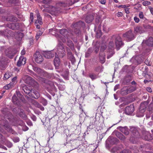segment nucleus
<instances>
[{"mask_svg":"<svg viewBox=\"0 0 153 153\" xmlns=\"http://www.w3.org/2000/svg\"><path fill=\"white\" fill-rule=\"evenodd\" d=\"M123 36L124 39L129 41L134 40L135 37V35L131 30H129L124 34Z\"/></svg>","mask_w":153,"mask_h":153,"instance_id":"nucleus-5","label":"nucleus"},{"mask_svg":"<svg viewBox=\"0 0 153 153\" xmlns=\"http://www.w3.org/2000/svg\"><path fill=\"white\" fill-rule=\"evenodd\" d=\"M1 126L4 127L5 129L9 132H12L13 130L8 124L7 121L4 120L1 121Z\"/></svg>","mask_w":153,"mask_h":153,"instance_id":"nucleus-10","label":"nucleus"},{"mask_svg":"<svg viewBox=\"0 0 153 153\" xmlns=\"http://www.w3.org/2000/svg\"><path fill=\"white\" fill-rule=\"evenodd\" d=\"M6 144L7 146L9 148H10L12 147V146H13L12 143L9 141H7Z\"/></svg>","mask_w":153,"mask_h":153,"instance_id":"nucleus-58","label":"nucleus"},{"mask_svg":"<svg viewBox=\"0 0 153 153\" xmlns=\"http://www.w3.org/2000/svg\"><path fill=\"white\" fill-rule=\"evenodd\" d=\"M26 61V59L25 58H24L23 56H20L17 62V66L18 67H20L22 65H24L25 64Z\"/></svg>","mask_w":153,"mask_h":153,"instance_id":"nucleus-18","label":"nucleus"},{"mask_svg":"<svg viewBox=\"0 0 153 153\" xmlns=\"http://www.w3.org/2000/svg\"><path fill=\"white\" fill-rule=\"evenodd\" d=\"M42 54L47 58H51L54 56V53L51 51H43Z\"/></svg>","mask_w":153,"mask_h":153,"instance_id":"nucleus-14","label":"nucleus"},{"mask_svg":"<svg viewBox=\"0 0 153 153\" xmlns=\"http://www.w3.org/2000/svg\"><path fill=\"white\" fill-rule=\"evenodd\" d=\"M33 69L36 72L40 74H41L43 72V71L42 69L37 67L33 66Z\"/></svg>","mask_w":153,"mask_h":153,"instance_id":"nucleus-37","label":"nucleus"},{"mask_svg":"<svg viewBox=\"0 0 153 153\" xmlns=\"http://www.w3.org/2000/svg\"><path fill=\"white\" fill-rule=\"evenodd\" d=\"M56 83H54L51 81H49L48 82V84L49 85V88L51 91L53 92H56L57 89L55 86V84L56 85Z\"/></svg>","mask_w":153,"mask_h":153,"instance_id":"nucleus-20","label":"nucleus"},{"mask_svg":"<svg viewBox=\"0 0 153 153\" xmlns=\"http://www.w3.org/2000/svg\"><path fill=\"white\" fill-rule=\"evenodd\" d=\"M145 43L147 45L149 46H152L153 45V39L150 37L147 40H143L142 43Z\"/></svg>","mask_w":153,"mask_h":153,"instance_id":"nucleus-19","label":"nucleus"},{"mask_svg":"<svg viewBox=\"0 0 153 153\" xmlns=\"http://www.w3.org/2000/svg\"><path fill=\"white\" fill-rule=\"evenodd\" d=\"M85 26V23L82 21H80L73 25V27L74 28V32L78 36L79 35L81 34V31L79 28L81 27H84Z\"/></svg>","mask_w":153,"mask_h":153,"instance_id":"nucleus-3","label":"nucleus"},{"mask_svg":"<svg viewBox=\"0 0 153 153\" xmlns=\"http://www.w3.org/2000/svg\"><path fill=\"white\" fill-rule=\"evenodd\" d=\"M151 4V3L149 1H144L142 3V4L143 5L146 6L149 5H150Z\"/></svg>","mask_w":153,"mask_h":153,"instance_id":"nucleus-48","label":"nucleus"},{"mask_svg":"<svg viewBox=\"0 0 153 153\" xmlns=\"http://www.w3.org/2000/svg\"><path fill=\"white\" fill-rule=\"evenodd\" d=\"M52 0H43L41 1V3L45 4H48L50 3Z\"/></svg>","mask_w":153,"mask_h":153,"instance_id":"nucleus-46","label":"nucleus"},{"mask_svg":"<svg viewBox=\"0 0 153 153\" xmlns=\"http://www.w3.org/2000/svg\"><path fill=\"white\" fill-rule=\"evenodd\" d=\"M134 111V107L132 105L126 108L125 113L126 114L131 115Z\"/></svg>","mask_w":153,"mask_h":153,"instance_id":"nucleus-12","label":"nucleus"},{"mask_svg":"<svg viewBox=\"0 0 153 153\" xmlns=\"http://www.w3.org/2000/svg\"><path fill=\"white\" fill-rule=\"evenodd\" d=\"M120 130L126 135H128L129 134V131L127 128L125 126L122 127L120 126L119 127Z\"/></svg>","mask_w":153,"mask_h":153,"instance_id":"nucleus-28","label":"nucleus"},{"mask_svg":"<svg viewBox=\"0 0 153 153\" xmlns=\"http://www.w3.org/2000/svg\"><path fill=\"white\" fill-rule=\"evenodd\" d=\"M100 45L99 43H96L95 45V52L96 53H97L99 51Z\"/></svg>","mask_w":153,"mask_h":153,"instance_id":"nucleus-43","label":"nucleus"},{"mask_svg":"<svg viewBox=\"0 0 153 153\" xmlns=\"http://www.w3.org/2000/svg\"><path fill=\"white\" fill-rule=\"evenodd\" d=\"M12 100L13 103L18 105L20 104V100L17 97L16 95L14 94L12 98Z\"/></svg>","mask_w":153,"mask_h":153,"instance_id":"nucleus-29","label":"nucleus"},{"mask_svg":"<svg viewBox=\"0 0 153 153\" xmlns=\"http://www.w3.org/2000/svg\"><path fill=\"white\" fill-rule=\"evenodd\" d=\"M55 58L54 60V63L55 66L56 67V68L58 67L59 65L60 62L59 61V59L58 58L57 53H55Z\"/></svg>","mask_w":153,"mask_h":153,"instance_id":"nucleus-25","label":"nucleus"},{"mask_svg":"<svg viewBox=\"0 0 153 153\" xmlns=\"http://www.w3.org/2000/svg\"><path fill=\"white\" fill-rule=\"evenodd\" d=\"M13 82H10L9 84L7 85L4 87V88L5 89L7 90L11 88L12 86H13Z\"/></svg>","mask_w":153,"mask_h":153,"instance_id":"nucleus-41","label":"nucleus"},{"mask_svg":"<svg viewBox=\"0 0 153 153\" xmlns=\"http://www.w3.org/2000/svg\"><path fill=\"white\" fill-rule=\"evenodd\" d=\"M89 76V77L92 80H94L96 79L98 77L97 75L94 73L90 74Z\"/></svg>","mask_w":153,"mask_h":153,"instance_id":"nucleus-39","label":"nucleus"},{"mask_svg":"<svg viewBox=\"0 0 153 153\" xmlns=\"http://www.w3.org/2000/svg\"><path fill=\"white\" fill-rule=\"evenodd\" d=\"M68 58L71 61L72 63L74 64L75 61V59L72 53L71 52H68Z\"/></svg>","mask_w":153,"mask_h":153,"instance_id":"nucleus-30","label":"nucleus"},{"mask_svg":"<svg viewBox=\"0 0 153 153\" xmlns=\"http://www.w3.org/2000/svg\"><path fill=\"white\" fill-rule=\"evenodd\" d=\"M6 55L8 57L11 58L13 55L10 48H7L5 51Z\"/></svg>","mask_w":153,"mask_h":153,"instance_id":"nucleus-32","label":"nucleus"},{"mask_svg":"<svg viewBox=\"0 0 153 153\" xmlns=\"http://www.w3.org/2000/svg\"><path fill=\"white\" fill-rule=\"evenodd\" d=\"M25 83L33 87L37 86L38 83L33 79L27 75H24L22 78Z\"/></svg>","mask_w":153,"mask_h":153,"instance_id":"nucleus-2","label":"nucleus"},{"mask_svg":"<svg viewBox=\"0 0 153 153\" xmlns=\"http://www.w3.org/2000/svg\"><path fill=\"white\" fill-rule=\"evenodd\" d=\"M59 89L61 91H63L65 89V85H60L59 86Z\"/></svg>","mask_w":153,"mask_h":153,"instance_id":"nucleus-56","label":"nucleus"},{"mask_svg":"<svg viewBox=\"0 0 153 153\" xmlns=\"http://www.w3.org/2000/svg\"><path fill=\"white\" fill-rule=\"evenodd\" d=\"M93 51V49L91 48H89L88 49L87 51L85 53V57H89Z\"/></svg>","mask_w":153,"mask_h":153,"instance_id":"nucleus-38","label":"nucleus"},{"mask_svg":"<svg viewBox=\"0 0 153 153\" xmlns=\"http://www.w3.org/2000/svg\"><path fill=\"white\" fill-rule=\"evenodd\" d=\"M106 48V46L104 44H102L100 48L101 52H103Z\"/></svg>","mask_w":153,"mask_h":153,"instance_id":"nucleus-51","label":"nucleus"},{"mask_svg":"<svg viewBox=\"0 0 153 153\" xmlns=\"http://www.w3.org/2000/svg\"><path fill=\"white\" fill-rule=\"evenodd\" d=\"M16 95L20 100H22L24 97L21 94L20 92L19 91H16Z\"/></svg>","mask_w":153,"mask_h":153,"instance_id":"nucleus-40","label":"nucleus"},{"mask_svg":"<svg viewBox=\"0 0 153 153\" xmlns=\"http://www.w3.org/2000/svg\"><path fill=\"white\" fill-rule=\"evenodd\" d=\"M114 54V53L112 51L109 52L107 55V58L108 59H109L110 58H111V57Z\"/></svg>","mask_w":153,"mask_h":153,"instance_id":"nucleus-50","label":"nucleus"},{"mask_svg":"<svg viewBox=\"0 0 153 153\" xmlns=\"http://www.w3.org/2000/svg\"><path fill=\"white\" fill-rule=\"evenodd\" d=\"M34 104L35 105L36 107L39 108L40 107L42 106L41 105H40L38 102L36 101H34Z\"/></svg>","mask_w":153,"mask_h":153,"instance_id":"nucleus-60","label":"nucleus"},{"mask_svg":"<svg viewBox=\"0 0 153 153\" xmlns=\"http://www.w3.org/2000/svg\"><path fill=\"white\" fill-rule=\"evenodd\" d=\"M33 14L32 13H30V16L29 22L30 23H31L33 22Z\"/></svg>","mask_w":153,"mask_h":153,"instance_id":"nucleus-52","label":"nucleus"},{"mask_svg":"<svg viewBox=\"0 0 153 153\" xmlns=\"http://www.w3.org/2000/svg\"><path fill=\"white\" fill-rule=\"evenodd\" d=\"M100 61L102 64L104 63L105 62V54L103 52H100L99 55Z\"/></svg>","mask_w":153,"mask_h":153,"instance_id":"nucleus-22","label":"nucleus"},{"mask_svg":"<svg viewBox=\"0 0 153 153\" xmlns=\"http://www.w3.org/2000/svg\"><path fill=\"white\" fill-rule=\"evenodd\" d=\"M7 21L16 22L17 21V18L12 15L7 16L5 18Z\"/></svg>","mask_w":153,"mask_h":153,"instance_id":"nucleus-26","label":"nucleus"},{"mask_svg":"<svg viewBox=\"0 0 153 153\" xmlns=\"http://www.w3.org/2000/svg\"><path fill=\"white\" fill-rule=\"evenodd\" d=\"M11 31L8 29H6L4 31L0 30V35H4V36H9L10 35Z\"/></svg>","mask_w":153,"mask_h":153,"instance_id":"nucleus-27","label":"nucleus"},{"mask_svg":"<svg viewBox=\"0 0 153 153\" xmlns=\"http://www.w3.org/2000/svg\"><path fill=\"white\" fill-rule=\"evenodd\" d=\"M130 131L131 132L133 135L134 136V138L139 137V134L137 128L134 127H132L131 128Z\"/></svg>","mask_w":153,"mask_h":153,"instance_id":"nucleus-17","label":"nucleus"},{"mask_svg":"<svg viewBox=\"0 0 153 153\" xmlns=\"http://www.w3.org/2000/svg\"><path fill=\"white\" fill-rule=\"evenodd\" d=\"M143 138L147 141H150L152 139V137L149 132H147L143 137Z\"/></svg>","mask_w":153,"mask_h":153,"instance_id":"nucleus-24","label":"nucleus"},{"mask_svg":"<svg viewBox=\"0 0 153 153\" xmlns=\"http://www.w3.org/2000/svg\"><path fill=\"white\" fill-rule=\"evenodd\" d=\"M117 153H131V152L128 149H124L120 152Z\"/></svg>","mask_w":153,"mask_h":153,"instance_id":"nucleus-55","label":"nucleus"},{"mask_svg":"<svg viewBox=\"0 0 153 153\" xmlns=\"http://www.w3.org/2000/svg\"><path fill=\"white\" fill-rule=\"evenodd\" d=\"M33 93L36 96V97H35V98H38L40 97V94L37 91H33Z\"/></svg>","mask_w":153,"mask_h":153,"instance_id":"nucleus-49","label":"nucleus"},{"mask_svg":"<svg viewBox=\"0 0 153 153\" xmlns=\"http://www.w3.org/2000/svg\"><path fill=\"white\" fill-rule=\"evenodd\" d=\"M42 31H39L38 32L36 36V39L37 40L39 39L40 36L42 35Z\"/></svg>","mask_w":153,"mask_h":153,"instance_id":"nucleus-45","label":"nucleus"},{"mask_svg":"<svg viewBox=\"0 0 153 153\" xmlns=\"http://www.w3.org/2000/svg\"><path fill=\"white\" fill-rule=\"evenodd\" d=\"M71 34H70V35L69 36L67 37V38H66L67 40V44L68 46L71 49L73 50L74 49V44L72 41L70 40L69 39V38H71L72 39H73V38L71 37Z\"/></svg>","mask_w":153,"mask_h":153,"instance_id":"nucleus-15","label":"nucleus"},{"mask_svg":"<svg viewBox=\"0 0 153 153\" xmlns=\"http://www.w3.org/2000/svg\"><path fill=\"white\" fill-rule=\"evenodd\" d=\"M57 53L59 56L62 58L65 55V52L62 45L60 43L57 46Z\"/></svg>","mask_w":153,"mask_h":153,"instance_id":"nucleus-6","label":"nucleus"},{"mask_svg":"<svg viewBox=\"0 0 153 153\" xmlns=\"http://www.w3.org/2000/svg\"><path fill=\"white\" fill-rule=\"evenodd\" d=\"M66 73V75L62 74V76L65 79L67 80L68 79V75L69 74V72L67 71Z\"/></svg>","mask_w":153,"mask_h":153,"instance_id":"nucleus-57","label":"nucleus"},{"mask_svg":"<svg viewBox=\"0 0 153 153\" xmlns=\"http://www.w3.org/2000/svg\"><path fill=\"white\" fill-rule=\"evenodd\" d=\"M127 88L129 93H130L134 91L136 89V88L135 86H133L132 85L129 86L127 87Z\"/></svg>","mask_w":153,"mask_h":153,"instance_id":"nucleus-35","label":"nucleus"},{"mask_svg":"<svg viewBox=\"0 0 153 153\" xmlns=\"http://www.w3.org/2000/svg\"><path fill=\"white\" fill-rule=\"evenodd\" d=\"M93 19V17L92 15H88L85 18V22L88 23L91 22Z\"/></svg>","mask_w":153,"mask_h":153,"instance_id":"nucleus-36","label":"nucleus"},{"mask_svg":"<svg viewBox=\"0 0 153 153\" xmlns=\"http://www.w3.org/2000/svg\"><path fill=\"white\" fill-rule=\"evenodd\" d=\"M21 112L19 113L20 116L24 118H26V116L24 112V111L23 110H20Z\"/></svg>","mask_w":153,"mask_h":153,"instance_id":"nucleus-42","label":"nucleus"},{"mask_svg":"<svg viewBox=\"0 0 153 153\" xmlns=\"http://www.w3.org/2000/svg\"><path fill=\"white\" fill-rule=\"evenodd\" d=\"M11 74H10L9 73H6L4 75V80H6L10 78L11 76Z\"/></svg>","mask_w":153,"mask_h":153,"instance_id":"nucleus-47","label":"nucleus"},{"mask_svg":"<svg viewBox=\"0 0 153 153\" xmlns=\"http://www.w3.org/2000/svg\"><path fill=\"white\" fill-rule=\"evenodd\" d=\"M115 134L116 136L121 140H123L125 139V137L120 132L116 131L115 132Z\"/></svg>","mask_w":153,"mask_h":153,"instance_id":"nucleus-33","label":"nucleus"},{"mask_svg":"<svg viewBox=\"0 0 153 153\" xmlns=\"http://www.w3.org/2000/svg\"><path fill=\"white\" fill-rule=\"evenodd\" d=\"M34 57L35 61L38 63H41L44 60L42 56L38 51H36L34 54Z\"/></svg>","mask_w":153,"mask_h":153,"instance_id":"nucleus-7","label":"nucleus"},{"mask_svg":"<svg viewBox=\"0 0 153 153\" xmlns=\"http://www.w3.org/2000/svg\"><path fill=\"white\" fill-rule=\"evenodd\" d=\"M79 1V0H67V2L70 5H72Z\"/></svg>","mask_w":153,"mask_h":153,"instance_id":"nucleus-44","label":"nucleus"},{"mask_svg":"<svg viewBox=\"0 0 153 153\" xmlns=\"http://www.w3.org/2000/svg\"><path fill=\"white\" fill-rule=\"evenodd\" d=\"M36 12L37 14L36 16L37 20L35 22V24H37V23H38L40 25H42L43 23L42 17H41L38 10H36Z\"/></svg>","mask_w":153,"mask_h":153,"instance_id":"nucleus-21","label":"nucleus"},{"mask_svg":"<svg viewBox=\"0 0 153 153\" xmlns=\"http://www.w3.org/2000/svg\"><path fill=\"white\" fill-rule=\"evenodd\" d=\"M50 32H51L52 34H53V33H54L55 36L58 39V41L60 42L61 41L63 42H66V40L63 39L62 37L59 36L57 33L59 32L60 34L63 36L65 38L69 36L71 33H69L66 29H62L61 30H57L56 29H51Z\"/></svg>","mask_w":153,"mask_h":153,"instance_id":"nucleus-1","label":"nucleus"},{"mask_svg":"<svg viewBox=\"0 0 153 153\" xmlns=\"http://www.w3.org/2000/svg\"><path fill=\"white\" fill-rule=\"evenodd\" d=\"M116 15L118 17H121L123 16V13L121 12H118L116 14Z\"/></svg>","mask_w":153,"mask_h":153,"instance_id":"nucleus-64","label":"nucleus"},{"mask_svg":"<svg viewBox=\"0 0 153 153\" xmlns=\"http://www.w3.org/2000/svg\"><path fill=\"white\" fill-rule=\"evenodd\" d=\"M112 38L114 40L116 48L117 50H119L120 48L124 45V43L122 41L121 38L119 35H116L113 36Z\"/></svg>","mask_w":153,"mask_h":153,"instance_id":"nucleus-4","label":"nucleus"},{"mask_svg":"<svg viewBox=\"0 0 153 153\" xmlns=\"http://www.w3.org/2000/svg\"><path fill=\"white\" fill-rule=\"evenodd\" d=\"M145 32L143 28L140 26H137L134 27V32L135 34H141Z\"/></svg>","mask_w":153,"mask_h":153,"instance_id":"nucleus-16","label":"nucleus"},{"mask_svg":"<svg viewBox=\"0 0 153 153\" xmlns=\"http://www.w3.org/2000/svg\"><path fill=\"white\" fill-rule=\"evenodd\" d=\"M146 105H145L144 103H141L140 107L139 113L137 114V116L138 117H143L144 116L143 113L145 111L146 109Z\"/></svg>","mask_w":153,"mask_h":153,"instance_id":"nucleus-8","label":"nucleus"},{"mask_svg":"<svg viewBox=\"0 0 153 153\" xmlns=\"http://www.w3.org/2000/svg\"><path fill=\"white\" fill-rule=\"evenodd\" d=\"M42 103L44 105H46L47 103V101L46 100L43 99L42 100Z\"/></svg>","mask_w":153,"mask_h":153,"instance_id":"nucleus-62","label":"nucleus"},{"mask_svg":"<svg viewBox=\"0 0 153 153\" xmlns=\"http://www.w3.org/2000/svg\"><path fill=\"white\" fill-rule=\"evenodd\" d=\"M140 147L141 148L143 149V150L144 149H149L146 145H141L140 146Z\"/></svg>","mask_w":153,"mask_h":153,"instance_id":"nucleus-61","label":"nucleus"},{"mask_svg":"<svg viewBox=\"0 0 153 153\" xmlns=\"http://www.w3.org/2000/svg\"><path fill=\"white\" fill-rule=\"evenodd\" d=\"M108 142L111 144H114L116 143L117 142V139L116 138L113 137H109L106 140V143Z\"/></svg>","mask_w":153,"mask_h":153,"instance_id":"nucleus-23","label":"nucleus"},{"mask_svg":"<svg viewBox=\"0 0 153 153\" xmlns=\"http://www.w3.org/2000/svg\"><path fill=\"white\" fill-rule=\"evenodd\" d=\"M131 80V77L130 76H129L128 77V79H127V78H126L125 79V81L126 83H128L130 82Z\"/></svg>","mask_w":153,"mask_h":153,"instance_id":"nucleus-63","label":"nucleus"},{"mask_svg":"<svg viewBox=\"0 0 153 153\" xmlns=\"http://www.w3.org/2000/svg\"><path fill=\"white\" fill-rule=\"evenodd\" d=\"M120 93L123 95H125L128 94V92L127 90V87H124L121 89Z\"/></svg>","mask_w":153,"mask_h":153,"instance_id":"nucleus-31","label":"nucleus"},{"mask_svg":"<svg viewBox=\"0 0 153 153\" xmlns=\"http://www.w3.org/2000/svg\"><path fill=\"white\" fill-rule=\"evenodd\" d=\"M22 89L26 94L29 95L30 97H32L31 93L32 92L31 88L29 86L25 85L22 86Z\"/></svg>","mask_w":153,"mask_h":153,"instance_id":"nucleus-11","label":"nucleus"},{"mask_svg":"<svg viewBox=\"0 0 153 153\" xmlns=\"http://www.w3.org/2000/svg\"><path fill=\"white\" fill-rule=\"evenodd\" d=\"M139 16L140 18L141 19H143L144 18L143 13L142 12H140L139 14Z\"/></svg>","mask_w":153,"mask_h":153,"instance_id":"nucleus-59","label":"nucleus"},{"mask_svg":"<svg viewBox=\"0 0 153 153\" xmlns=\"http://www.w3.org/2000/svg\"><path fill=\"white\" fill-rule=\"evenodd\" d=\"M49 9V13L52 15H57L60 12V9L59 8H56L54 6H50Z\"/></svg>","mask_w":153,"mask_h":153,"instance_id":"nucleus-9","label":"nucleus"},{"mask_svg":"<svg viewBox=\"0 0 153 153\" xmlns=\"http://www.w3.org/2000/svg\"><path fill=\"white\" fill-rule=\"evenodd\" d=\"M19 0H10L9 2L10 3L14 4H16L19 3Z\"/></svg>","mask_w":153,"mask_h":153,"instance_id":"nucleus-54","label":"nucleus"},{"mask_svg":"<svg viewBox=\"0 0 153 153\" xmlns=\"http://www.w3.org/2000/svg\"><path fill=\"white\" fill-rule=\"evenodd\" d=\"M103 68L102 66L98 65L94 67V71L96 72H102L103 71Z\"/></svg>","mask_w":153,"mask_h":153,"instance_id":"nucleus-34","label":"nucleus"},{"mask_svg":"<svg viewBox=\"0 0 153 153\" xmlns=\"http://www.w3.org/2000/svg\"><path fill=\"white\" fill-rule=\"evenodd\" d=\"M20 25V24L18 22L11 23L8 25V27L12 30H17L19 29Z\"/></svg>","mask_w":153,"mask_h":153,"instance_id":"nucleus-13","label":"nucleus"},{"mask_svg":"<svg viewBox=\"0 0 153 153\" xmlns=\"http://www.w3.org/2000/svg\"><path fill=\"white\" fill-rule=\"evenodd\" d=\"M114 46V43L113 42L111 41L109 42V48L111 49L112 48H113V47Z\"/></svg>","mask_w":153,"mask_h":153,"instance_id":"nucleus-53","label":"nucleus"}]
</instances>
